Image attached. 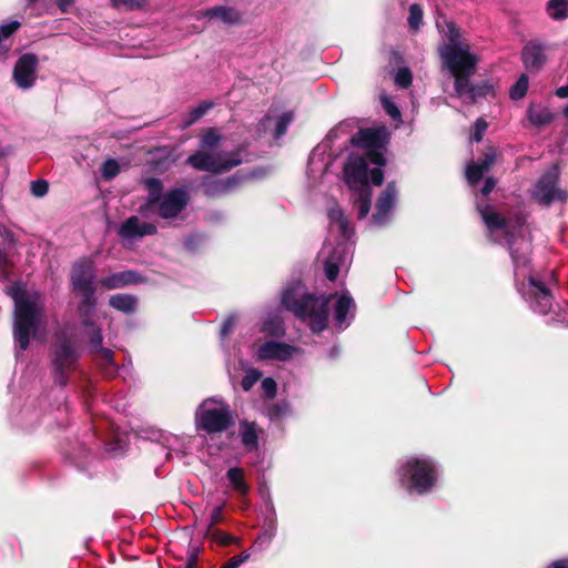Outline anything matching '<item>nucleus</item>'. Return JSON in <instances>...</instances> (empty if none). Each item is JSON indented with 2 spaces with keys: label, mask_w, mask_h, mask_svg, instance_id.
Returning <instances> with one entry per match:
<instances>
[{
  "label": "nucleus",
  "mask_w": 568,
  "mask_h": 568,
  "mask_svg": "<svg viewBox=\"0 0 568 568\" xmlns=\"http://www.w3.org/2000/svg\"><path fill=\"white\" fill-rule=\"evenodd\" d=\"M388 139L384 126L362 129L352 138L353 145L358 149L349 154L344 164V181L352 191L354 204L358 207V219L367 216L371 210L372 191L368 176L375 185H382L384 174L382 166L386 164L383 148Z\"/></svg>",
  "instance_id": "1"
},
{
  "label": "nucleus",
  "mask_w": 568,
  "mask_h": 568,
  "mask_svg": "<svg viewBox=\"0 0 568 568\" xmlns=\"http://www.w3.org/2000/svg\"><path fill=\"white\" fill-rule=\"evenodd\" d=\"M95 266L91 260L78 261L71 272V284L73 291L81 296L78 306L79 315L82 324L89 329L91 335L90 347L91 352L95 354L97 361L104 368L109 376L115 373L113 364V352L109 348L102 347V333L99 326L91 322V316L97 306L95 298Z\"/></svg>",
  "instance_id": "2"
},
{
  "label": "nucleus",
  "mask_w": 568,
  "mask_h": 568,
  "mask_svg": "<svg viewBox=\"0 0 568 568\" xmlns=\"http://www.w3.org/2000/svg\"><path fill=\"white\" fill-rule=\"evenodd\" d=\"M437 29L442 34L443 42L438 47V54L443 68L448 70L455 78V91L458 97L470 94L474 97V89L469 78L476 71L477 55L471 52L470 45L462 39L459 30L454 23L439 17L436 20Z\"/></svg>",
  "instance_id": "3"
},
{
  "label": "nucleus",
  "mask_w": 568,
  "mask_h": 568,
  "mask_svg": "<svg viewBox=\"0 0 568 568\" xmlns=\"http://www.w3.org/2000/svg\"><path fill=\"white\" fill-rule=\"evenodd\" d=\"M9 294L14 302L13 339L19 352H24L30 341L43 342L48 334V320L43 296L36 291L29 292L20 285H13Z\"/></svg>",
  "instance_id": "4"
},
{
  "label": "nucleus",
  "mask_w": 568,
  "mask_h": 568,
  "mask_svg": "<svg viewBox=\"0 0 568 568\" xmlns=\"http://www.w3.org/2000/svg\"><path fill=\"white\" fill-rule=\"evenodd\" d=\"M478 211L489 232V236L495 242L505 240L514 261L515 277L525 276V267L528 264V254L530 252L526 217L521 214H516L511 219L505 217L489 205L485 207L478 205Z\"/></svg>",
  "instance_id": "5"
},
{
  "label": "nucleus",
  "mask_w": 568,
  "mask_h": 568,
  "mask_svg": "<svg viewBox=\"0 0 568 568\" xmlns=\"http://www.w3.org/2000/svg\"><path fill=\"white\" fill-rule=\"evenodd\" d=\"M328 298L306 294L301 282L287 286L282 294V304L306 322L313 332H322L327 324Z\"/></svg>",
  "instance_id": "6"
},
{
  "label": "nucleus",
  "mask_w": 568,
  "mask_h": 568,
  "mask_svg": "<svg viewBox=\"0 0 568 568\" xmlns=\"http://www.w3.org/2000/svg\"><path fill=\"white\" fill-rule=\"evenodd\" d=\"M221 136L216 130L210 129L201 139V150L187 158V163L200 171L223 173L241 164L239 152L216 151Z\"/></svg>",
  "instance_id": "7"
},
{
  "label": "nucleus",
  "mask_w": 568,
  "mask_h": 568,
  "mask_svg": "<svg viewBox=\"0 0 568 568\" xmlns=\"http://www.w3.org/2000/svg\"><path fill=\"white\" fill-rule=\"evenodd\" d=\"M232 423V414L229 405L220 399L207 398L197 408V427L207 433L224 432Z\"/></svg>",
  "instance_id": "8"
},
{
  "label": "nucleus",
  "mask_w": 568,
  "mask_h": 568,
  "mask_svg": "<svg viewBox=\"0 0 568 568\" xmlns=\"http://www.w3.org/2000/svg\"><path fill=\"white\" fill-rule=\"evenodd\" d=\"M403 479L408 480V489L418 494L427 493L435 484L437 474L429 459L412 458L400 469Z\"/></svg>",
  "instance_id": "9"
},
{
  "label": "nucleus",
  "mask_w": 568,
  "mask_h": 568,
  "mask_svg": "<svg viewBox=\"0 0 568 568\" xmlns=\"http://www.w3.org/2000/svg\"><path fill=\"white\" fill-rule=\"evenodd\" d=\"M559 171L556 166L548 170L536 183L531 195L541 204L548 205L552 201H565L567 192L557 187Z\"/></svg>",
  "instance_id": "10"
},
{
  "label": "nucleus",
  "mask_w": 568,
  "mask_h": 568,
  "mask_svg": "<svg viewBox=\"0 0 568 568\" xmlns=\"http://www.w3.org/2000/svg\"><path fill=\"white\" fill-rule=\"evenodd\" d=\"M78 359V351L75 346L65 337H58L53 365L55 369V382L60 385L65 384V371L71 369Z\"/></svg>",
  "instance_id": "11"
},
{
  "label": "nucleus",
  "mask_w": 568,
  "mask_h": 568,
  "mask_svg": "<svg viewBox=\"0 0 568 568\" xmlns=\"http://www.w3.org/2000/svg\"><path fill=\"white\" fill-rule=\"evenodd\" d=\"M349 252L343 242H339L336 247L329 243H325L321 250L320 256L324 260L325 275L329 281H334L339 270L347 265Z\"/></svg>",
  "instance_id": "12"
},
{
  "label": "nucleus",
  "mask_w": 568,
  "mask_h": 568,
  "mask_svg": "<svg viewBox=\"0 0 568 568\" xmlns=\"http://www.w3.org/2000/svg\"><path fill=\"white\" fill-rule=\"evenodd\" d=\"M189 202L186 191L182 189L172 190L164 194L154 205L158 213L163 219L178 216Z\"/></svg>",
  "instance_id": "13"
},
{
  "label": "nucleus",
  "mask_w": 568,
  "mask_h": 568,
  "mask_svg": "<svg viewBox=\"0 0 568 568\" xmlns=\"http://www.w3.org/2000/svg\"><path fill=\"white\" fill-rule=\"evenodd\" d=\"M38 59L36 55L27 53L20 57L13 70V79L20 89H30L36 81V71Z\"/></svg>",
  "instance_id": "14"
},
{
  "label": "nucleus",
  "mask_w": 568,
  "mask_h": 568,
  "mask_svg": "<svg viewBox=\"0 0 568 568\" xmlns=\"http://www.w3.org/2000/svg\"><path fill=\"white\" fill-rule=\"evenodd\" d=\"M298 349L286 343L267 341L258 346L255 353L257 361H287L292 358Z\"/></svg>",
  "instance_id": "15"
},
{
  "label": "nucleus",
  "mask_w": 568,
  "mask_h": 568,
  "mask_svg": "<svg viewBox=\"0 0 568 568\" xmlns=\"http://www.w3.org/2000/svg\"><path fill=\"white\" fill-rule=\"evenodd\" d=\"M156 233V226L150 222H142L138 216L129 217L119 229V236L123 240H134Z\"/></svg>",
  "instance_id": "16"
},
{
  "label": "nucleus",
  "mask_w": 568,
  "mask_h": 568,
  "mask_svg": "<svg viewBox=\"0 0 568 568\" xmlns=\"http://www.w3.org/2000/svg\"><path fill=\"white\" fill-rule=\"evenodd\" d=\"M528 287L534 310L541 314H547L551 308L549 290L532 276L528 277Z\"/></svg>",
  "instance_id": "17"
},
{
  "label": "nucleus",
  "mask_w": 568,
  "mask_h": 568,
  "mask_svg": "<svg viewBox=\"0 0 568 568\" xmlns=\"http://www.w3.org/2000/svg\"><path fill=\"white\" fill-rule=\"evenodd\" d=\"M397 196L396 187L393 183L387 184L377 200L376 213L373 215V221L377 225H382L386 222L387 215L395 205Z\"/></svg>",
  "instance_id": "18"
},
{
  "label": "nucleus",
  "mask_w": 568,
  "mask_h": 568,
  "mask_svg": "<svg viewBox=\"0 0 568 568\" xmlns=\"http://www.w3.org/2000/svg\"><path fill=\"white\" fill-rule=\"evenodd\" d=\"M521 58L525 68L534 71L540 70L547 60L544 45L534 41L524 47Z\"/></svg>",
  "instance_id": "19"
},
{
  "label": "nucleus",
  "mask_w": 568,
  "mask_h": 568,
  "mask_svg": "<svg viewBox=\"0 0 568 568\" xmlns=\"http://www.w3.org/2000/svg\"><path fill=\"white\" fill-rule=\"evenodd\" d=\"M240 181L241 178L239 174L227 179H213L203 183V190L209 196H221L232 192Z\"/></svg>",
  "instance_id": "20"
},
{
  "label": "nucleus",
  "mask_w": 568,
  "mask_h": 568,
  "mask_svg": "<svg viewBox=\"0 0 568 568\" xmlns=\"http://www.w3.org/2000/svg\"><path fill=\"white\" fill-rule=\"evenodd\" d=\"M329 232L338 234L343 241L351 239L353 229L343 211L338 206H334L328 211Z\"/></svg>",
  "instance_id": "21"
},
{
  "label": "nucleus",
  "mask_w": 568,
  "mask_h": 568,
  "mask_svg": "<svg viewBox=\"0 0 568 568\" xmlns=\"http://www.w3.org/2000/svg\"><path fill=\"white\" fill-rule=\"evenodd\" d=\"M144 186L148 190L149 195L146 203L140 207V213L143 216L149 217L154 210L155 203L163 196L161 195L162 183L159 179L151 178L144 181Z\"/></svg>",
  "instance_id": "22"
},
{
  "label": "nucleus",
  "mask_w": 568,
  "mask_h": 568,
  "mask_svg": "<svg viewBox=\"0 0 568 568\" xmlns=\"http://www.w3.org/2000/svg\"><path fill=\"white\" fill-rule=\"evenodd\" d=\"M139 276L135 272L124 271L111 274L100 280L99 284L106 290L122 288L130 284L136 283Z\"/></svg>",
  "instance_id": "23"
},
{
  "label": "nucleus",
  "mask_w": 568,
  "mask_h": 568,
  "mask_svg": "<svg viewBox=\"0 0 568 568\" xmlns=\"http://www.w3.org/2000/svg\"><path fill=\"white\" fill-rule=\"evenodd\" d=\"M202 16L207 19H219L225 24H237L242 19V14L239 10L223 6L207 9Z\"/></svg>",
  "instance_id": "24"
},
{
  "label": "nucleus",
  "mask_w": 568,
  "mask_h": 568,
  "mask_svg": "<svg viewBox=\"0 0 568 568\" xmlns=\"http://www.w3.org/2000/svg\"><path fill=\"white\" fill-rule=\"evenodd\" d=\"M293 120V113L292 112H285L278 118L274 119L270 115L265 116L262 121L261 125L266 129L267 126L275 124V139H280L286 133L288 124Z\"/></svg>",
  "instance_id": "25"
},
{
  "label": "nucleus",
  "mask_w": 568,
  "mask_h": 568,
  "mask_svg": "<svg viewBox=\"0 0 568 568\" xmlns=\"http://www.w3.org/2000/svg\"><path fill=\"white\" fill-rule=\"evenodd\" d=\"M354 308L355 304L349 295L343 294L337 300L335 307V318L339 326H343L346 323L348 315H353Z\"/></svg>",
  "instance_id": "26"
},
{
  "label": "nucleus",
  "mask_w": 568,
  "mask_h": 568,
  "mask_svg": "<svg viewBox=\"0 0 568 568\" xmlns=\"http://www.w3.org/2000/svg\"><path fill=\"white\" fill-rule=\"evenodd\" d=\"M531 124L540 126L550 123L554 119L551 111L544 105H530L527 111Z\"/></svg>",
  "instance_id": "27"
},
{
  "label": "nucleus",
  "mask_w": 568,
  "mask_h": 568,
  "mask_svg": "<svg viewBox=\"0 0 568 568\" xmlns=\"http://www.w3.org/2000/svg\"><path fill=\"white\" fill-rule=\"evenodd\" d=\"M110 305L124 314H131L135 311L136 298L129 294H115L110 297Z\"/></svg>",
  "instance_id": "28"
},
{
  "label": "nucleus",
  "mask_w": 568,
  "mask_h": 568,
  "mask_svg": "<svg viewBox=\"0 0 568 568\" xmlns=\"http://www.w3.org/2000/svg\"><path fill=\"white\" fill-rule=\"evenodd\" d=\"M226 477L234 490L237 491L241 496H246L250 491V487L244 479V471L242 468L232 467L227 470Z\"/></svg>",
  "instance_id": "29"
},
{
  "label": "nucleus",
  "mask_w": 568,
  "mask_h": 568,
  "mask_svg": "<svg viewBox=\"0 0 568 568\" xmlns=\"http://www.w3.org/2000/svg\"><path fill=\"white\" fill-rule=\"evenodd\" d=\"M240 436L243 445L247 449L257 447V430L254 423L243 422L240 425Z\"/></svg>",
  "instance_id": "30"
},
{
  "label": "nucleus",
  "mask_w": 568,
  "mask_h": 568,
  "mask_svg": "<svg viewBox=\"0 0 568 568\" xmlns=\"http://www.w3.org/2000/svg\"><path fill=\"white\" fill-rule=\"evenodd\" d=\"M148 0H110V6L118 11H134L144 9Z\"/></svg>",
  "instance_id": "31"
},
{
  "label": "nucleus",
  "mask_w": 568,
  "mask_h": 568,
  "mask_svg": "<svg viewBox=\"0 0 568 568\" xmlns=\"http://www.w3.org/2000/svg\"><path fill=\"white\" fill-rule=\"evenodd\" d=\"M549 17L552 19H565L568 17V1L567 0H550L547 6Z\"/></svg>",
  "instance_id": "32"
},
{
  "label": "nucleus",
  "mask_w": 568,
  "mask_h": 568,
  "mask_svg": "<svg viewBox=\"0 0 568 568\" xmlns=\"http://www.w3.org/2000/svg\"><path fill=\"white\" fill-rule=\"evenodd\" d=\"M529 85V80L526 74H521L515 84L511 85L509 95L513 100H519L525 97Z\"/></svg>",
  "instance_id": "33"
},
{
  "label": "nucleus",
  "mask_w": 568,
  "mask_h": 568,
  "mask_svg": "<svg viewBox=\"0 0 568 568\" xmlns=\"http://www.w3.org/2000/svg\"><path fill=\"white\" fill-rule=\"evenodd\" d=\"M213 108V103L210 101H203L197 106H195L189 113V116L185 121V125H192L196 121H199L204 114L207 113L209 110Z\"/></svg>",
  "instance_id": "34"
},
{
  "label": "nucleus",
  "mask_w": 568,
  "mask_h": 568,
  "mask_svg": "<svg viewBox=\"0 0 568 568\" xmlns=\"http://www.w3.org/2000/svg\"><path fill=\"white\" fill-rule=\"evenodd\" d=\"M262 329L270 335H282L284 333L282 321L277 316L266 320L263 323Z\"/></svg>",
  "instance_id": "35"
},
{
  "label": "nucleus",
  "mask_w": 568,
  "mask_h": 568,
  "mask_svg": "<svg viewBox=\"0 0 568 568\" xmlns=\"http://www.w3.org/2000/svg\"><path fill=\"white\" fill-rule=\"evenodd\" d=\"M423 23V10L418 4H412L409 8L408 24L409 28L417 31Z\"/></svg>",
  "instance_id": "36"
},
{
  "label": "nucleus",
  "mask_w": 568,
  "mask_h": 568,
  "mask_svg": "<svg viewBox=\"0 0 568 568\" xmlns=\"http://www.w3.org/2000/svg\"><path fill=\"white\" fill-rule=\"evenodd\" d=\"M486 171L483 169L480 163H470L467 165V169H466L467 181L471 185H474L481 179V176Z\"/></svg>",
  "instance_id": "37"
},
{
  "label": "nucleus",
  "mask_w": 568,
  "mask_h": 568,
  "mask_svg": "<svg viewBox=\"0 0 568 568\" xmlns=\"http://www.w3.org/2000/svg\"><path fill=\"white\" fill-rule=\"evenodd\" d=\"M119 163L113 159H109L102 164L101 173L105 180H112L119 174Z\"/></svg>",
  "instance_id": "38"
},
{
  "label": "nucleus",
  "mask_w": 568,
  "mask_h": 568,
  "mask_svg": "<svg viewBox=\"0 0 568 568\" xmlns=\"http://www.w3.org/2000/svg\"><path fill=\"white\" fill-rule=\"evenodd\" d=\"M413 80L412 72L407 68H400L396 72L395 83L400 88H407L410 85Z\"/></svg>",
  "instance_id": "39"
},
{
  "label": "nucleus",
  "mask_w": 568,
  "mask_h": 568,
  "mask_svg": "<svg viewBox=\"0 0 568 568\" xmlns=\"http://www.w3.org/2000/svg\"><path fill=\"white\" fill-rule=\"evenodd\" d=\"M262 374L257 369H248L242 379V387L244 390H250L254 384L261 378Z\"/></svg>",
  "instance_id": "40"
},
{
  "label": "nucleus",
  "mask_w": 568,
  "mask_h": 568,
  "mask_svg": "<svg viewBox=\"0 0 568 568\" xmlns=\"http://www.w3.org/2000/svg\"><path fill=\"white\" fill-rule=\"evenodd\" d=\"M49 185L44 180H37L31 183V193L37 197H42L48 193Z\"/></svg>",
  "instance_id": "41"
},
{
  "label": "nucleus",
  "mask_w": 568,
  "mask_h": 568,
  "mask_svg": "<svg viewBox=\"0 0 568 568\" xmlns=\"http://www.w3.org/2000/svg\"><path fill=\"white\" fill-rule=\"evenodd\" d=\"M487 122L484 119H478L474 124V132L471 135V140L475 142H479L483 139L484 133L487 130Z\"/></svg>",
  "instance_id": "42"
},
{
  "label": "nucleus",
  "mask_w": 568,
  "mask_h": 568,
  "mask_svg": "<svg viewBox=\"0 0 568 568\" xmlns=\"http://www.w3.org/2000/svg\"><path fill=\"white\" fill-rule=\"evenodd\" d=\"M262 389L267 398H273L276 395L277 385L271 377H266L262 381Z\"/></svg>",
  "instance_id": "43"
},
{
  "label": "nucleus",
  "mask_w": 568,
  "mask_h": 568,
  "mask_svg": "<svg viewBox=\"0 0 568 568\" xmlns=\"http://www.w3.org/2000/svg\"><path fill=\"white\" fill-rule=\"evenodd\" d=\"M382 103L387 114L394 120L400 119V112L398 108L386 97L382 98Z\"/></svg>",
  "instance_id": "44"
},
{
  "label": "nucleus",
  "mask_w": 568,
  "mask_h": 568,
  "mask_svg": "<svg viewBox=\"0 0 568 568\" xmlns=\"http://www.w3.org/2000/svg\"><path fill=\"white\" fill-rule=\"evenodd\" d=\"M19 27L20 23L18 21H10L0 26V41L11 36Z\"/></svg>",
  "instance_id": "45"
},
{
  "label": "nucleus",
  "mask_w": 568,
  "mask_h": 568,
  "mask_svg": "<svg viewBox=\"0 0 568 568\" xmlns=\"http://www.w3.org/2000/svg\"><path fill=\"white\" fill-rule=\"evenodd\" d=\"M223 518V505L216 506L210 516L209 528H212L215 524L220 523Z\"/></svg>",
  "instance_id": "46"
},
{
  "label": "nucleus",
  "mask_w": 568,
  "mask_h": 568,
  "mask_svg": "<svg viewBox=\"0 0 568 568\" xmlns=\"http://www.w3.org/2000/svg\"><path fill=\"white\" fill-rule=\"evenodd\" d=\"M495 161H496V152H495V150L491 149L489 152H487L485 154V158L480 162V164H481L483 169L487 172L490 169V166L495 163Z\"/></svg>",
  "instance_id": "47"
},
{
  "label": "nucleus",
  "mask_w": 568,
  "mask_h": 568,
  "mask_svg": "<svg viewBox=\"0 0 568 568\" xmlns=\"http://www.w3.org/2000/svg\"><path fill=\"white\" fill-rule=\"evenodd\" d=\"M287 407L285 404H283L282 406H274L270 409L268 414L271 416V418H277L280 416H282L285 412H286Z\"/></svg>",
  "instance_id": "48"
},
{
  "label": "nucleus",
  "mask_w": 568,
  "mask_h": 568,
  "mask_svg": "<svg viewBox=\"0 0 568 568\" xmlns=\"http://www.w3.org/2000/svg\"><path fill=\"white\" fill-rule=\"evenodd\" d=\"M496 186V181L493 178H488L485 181V185L481 189L483 195H488Z\"/></svg>",
  "instance_id": "49"
},
{
  "label": "nucleus",
  "mask_w": 568,
  "mask_h": 568,
  "mask_svg": "<svg viewBox=\"0 0 568 568\" xmlns=\"http://www.w3.org/2000/svg\"><path fill=\"white\" fill-rule=\"evenodd\" d=\"M214 537L216 538V540L223 545H227L230 542H232L233 538L222 531H214L213 532Z\"/></svg>",
  "instance_id": "50"
},
{
  "label": "nucleus",
  "mask_w": 568,
  "mask_h": 568,
  "mask_svg": "<svg viewBox=\"0 0 568 568\" xmlns=\"http://www.w3.org/2000/svg\"><path fill=\"white\" fill-rule=\"evenodd\" d=\"M234 323H235L234 318H232V317L227 318L222 326L221 335L226 336L227 334H230V332L232 331V328L234 326Z\"/></svg>",
  "instance_id": "51"
},
{
  "label": "nucleus",
  "mask_w": 568,
  "mask_h": 568,
  "mask_svg": "<svg viewBox=\"0 0 568 568\" xmlns=\"http://www.w3.org/2000/svg\"><path fill=\"white\" fill-rule=\"evenodd\" d=\"M242 564L243 559L236 558V556H234L226 562L224 568H237Z\"/></svg>",
  "instance_id": "52"
},
{
  "label": "nucleus",
  "mask_w": 568,
  "mask_h": 568,
  "mask_svg": "<svg viewBox=\"0 0 568 568\" xmlns=\"http://www.w3.org/2000/svg\"><path fill=\"white\" fill-rule=\"evenodd\" d=\"M556 95L560 99H568V85L559 87L556 90Z\"/></svg>",
  "instance_id": "53"
},
{
  "label": "nucleus",
  "mask_w": 568,
  "mask_h": 568,
  "mask_svg": "<svg viewBox=\"0 0 568 568\" xmlns=\"http://www.w3.org/2000/svg\"><path fill=\"white\" fill-rule=\"evenodd\" d=\"M552 568H568V560H559L552 565Z\"/></svg>",
  "instance_id": "54"
},
{
  "label": "nucleus",
  "mask_w": 568,
  "mask_h": 568,
  "mask_svg": "<svg viewBox=\"0 0 568 568\" xmlns=\"http://www.w3.org/2000/svg\"><path fill=\"white\" fill-rule=\"evenodd\" d=\"M236 558L243 559V562H245L250 558V554L244 551L240 556H236Z\"/></svg>",
  "instance_id": "55"
},
{
  "label": "nucleus",
  "mask_w": 568,
  "mask_h": 568,
  "mask_svg": "<svg viewBox=\"0 0 568 568\" xmlns=\"http://www.w3.org/2000/svg\"><path fill=\"white\" fill-rule=\"evenodd\" d=\"M562 113H564L565 118L568 119V104L565 106Z\"/></svg>",
  "instance_id": "56"
}]
</instances>
